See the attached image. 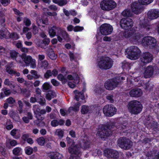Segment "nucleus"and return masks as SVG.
<instances>
[{"label":"nucleus","instance_id":"40","mask_svg":"<svg viewBox=\"0 0 159 159\" xmlns=\"http://www.w3.org/2000/svg\"><path fill=\"white\" fill-rule=\"evenodd\" d=\"M89 111V107L84 105L82 107L81 112L82 114H85L87 113Z\"/></svg>","mask_w":159,"mask_h":159},{"label":"nucleus","instance_id":"51","mask_svg":"<svg viewBox=\"0 0 159 159\" xmlns=\"http://www.w3.org/2000/svg\"><path fill=\"white\" fill-rule=\"evenodd\" d=\"M21 92L23 93L24 96L26 97H29L30 95V92L27 90L26 89L22 90Z\"/></svg>","mask_w":159,"mask_h":159},{"label":"nucleus","instance_id":"13","mask_svg":"<svg viewBox=\"0 0 159 159\" xmlns=\"http://www.w3.org/2000/svg\"><path fill=\"white\" fill-rule=\"evenodd\" d=\"M116 109L113 105H107L104 107L103 111L105 116H111L116 114Z\"/></svg>","mask_w":159,"mask_h":159},{"label":"nucleus","instance_id":"18","mask_svg":"<svg viewBox=\"0 0 159 159\" xmlns=\"http://www.w3.org/2000/svg\"><path fill=\"white\" fill-rule=\"evenodd\" d=\"M140 2H132L131 6L132 12L136 14H139L143 11V7Z\"/></svg>","mask_w":159,"mask_h":159},{"label":"nucleus","instance_id":"60","mask_svg":"<svg viewBox=\"0 0 159 159\" xmlns=\"http://www.w3.org/2000/svg\"><path fill=\"white\" fill-rule=\"evenodd\" d=\"M84 29L83 27L77 26L74 28V30L75 32L80 31Z\"/></svg>","mask_w":159,"mask_h":159},{"label":"nucleus","instance_id":"33","mask_svg":"<svg viewBox=\"0 0 159 159\" xmlns=\"http://www.w3.org/2000/svg\"><path fill=\"white\" fill-rule=\"evenodd\" d=\"M57 96L56 93L53 91L50 90L48 91L46 95V98L48 99L54 98Z\"/></svg>","mask_w":159,"mask_h":159},{"label":"nucleus","instance_id":"32","mask_svg":"<svg viewBox=\"0 0 159 159\" xmlns=\"http://www.w3.org/2000/svg\"><path fill=\"white\" fill-rule=\"evenodd\" d=\"M74 93L76 99H84L85 98L82 93L79 92L77 90L74 91Z\"/></svg>","mask_w":159,"mask_h":159},{"label":"nucleus","instance_id":"50","mask_svg":"<svg viewBox=\"0 0 159 159\" xmlns=\"http://www.w3.org/2000/svg\"><path fill=\"white\" fill-rule=\"evenodd\" d=\"M32 27L33 28L32 32L33 34L35 35L38 34L39 30L38 28L34 24H32Z\"/></svg>","mask_w":159,"mask_h":159},{"label":"nucleus","instance_id":"15","mask_svg":"<svg viewBox=\"0 0 159 159\" xmlns=\"http://www.w3.org/2000/svg\"><path fill=\"white\" fill-rule=\"evenodd\" d=\"M119 84L116 80L113 79L106 81L104 86L106 89L111 90L116 88Z\"/></svg>","mask_w":159,"mask_h":159},{"label":"nucleus","instance_id":"55","mask_svg":"<svg viewBox=\"0 0 159 159\" xmlns=\"http://www.w3.org/2000/svg\"><path fill=\"white\" fill-rule=\"evenodd\" d=\"M24 23L27 26H30L31 24V22L30 20L27 18H24Z\"/></svg>","mask_w":159,"mask_h":159},{"label":"nucleus","instance_id":"61","mask_svg":"<svg viewBox=\"0 0 159 159\" xmlns=\"http://www.w3.org/2000/svg\"><path fill=\"white\" fill-rule=\"evenodd\" d=\"M1 3L4 6H7L10 2V0H0Z\"/></svg>","mask_w":159,"mask_h":159},{"label":"nucleus","instance_id":"22","mask_svg":"<svg viewBox=\"0 0 159 159\" xmlns=\"http://www.w3.org/2000/svg\"><path fill=\"white\" fill-rule=\"evenodd\" d=\"M90 142L89 138L84 137L83 142L80 144V147L84 150L89 149L90 147Z\"/></svg>","mask_w":159,"mask_h":159},{"label":"nucleus","instance_id":"10","mask_svg":"<svg viewBox=\"0 0 159 159\" xmlns=\"http://www.w3.org/2000/svg\"><path fill=\"white\" fill-rule=\"evenodd\" d=\"M154 73L156 74L159 73V69L158 68L155 66H148L145 69L144 73V76L146 78L150 77Z\"/></svg>","mask_w":159,"mask_h":159},{"label":"nucleus","instance_id":"20","mask_svg":"<svg viewBox=\"0 0 159 159\" xmlns=\"http://www.w3.org/2000/svg\"><path fill=\"white\" fill-rule=\"evenodd\" d=\"M58 32L57 36V40L59 42H62L63 39L64 40H69V35L66 31L61 28L59 32Z\"/></svg>","mask_w":159,"mask_h":159},{"label":"nucleus","instance_id":"57","mask_svg":"<svg viewBox=\"0 0 159 159\" xmlns=\"http://www.w3.org/2000/svg\"><path fill=\"white\" fill-rule=\"evenodd\" d=\"M75 77L74 76H72L71 75H69L67 76V78L70 80H72L73 79H75L77 80L78 79L79 77L77 75L75 74Z\"/></svg>","mask_w":159,"mask_h":159},{"label":"nucleus","instance_id":"62","mask_svg":"<svg viewBox=\"0 0 159 159\" xmlns=\"http://www.w3.org/2000/svg\"><path fill=\"white\" fill-rule=\"evenodd\" d=\"M33 151V148L31 147H28L26 150V153L29 155L32 154Z\"/></svg>","mask_w":159,"mask_h":159},{"label":"nucleus","instance_id":"44","mask_svg":"<svg viewBox=\"0 0 159 159\" xmlns=\"http://www.w3.org/2000/svg\"><path fill=\"white\" fill-rule=\"evenodd\" d=\"M104 89L101 87H96L94 89V91L96 94H101L104 92Z\"/></svg>","mask_w":159,"mask_h":159},{"label":"nucleus","instance_id":"8","mask_svg":"<svg viewBox=\"0 0 159 159\" xmlns=\"http://www.w3.org/2000/svg\"><path fill=\"white\" fill-rule=\"evenodd\" d=\"M142 45L143 46L148 47L152 48L156 46L157 41L155 39L151 36H147L144 37L142 41Z\"/></svg>","mask_w":159,"mask_h":159},{"label":"nucleus","instance_id":"21","mask_svg":"<svg viewBox=\"0 0 159 159\" xmlns=\"http://www.w3.org/2000/svg\"><path fill=\"white\" fill-rule=\"evenodd\" d=\"M148 18L151 20L156 19L159 17V10L152 9L148 13Z\"/></svg>","mask_w":159,"mask_h":159},{"label":"nucleus","instance_id":"26","mask_svg":"<svg viewBox=\"0 0 159 159\" xmlns=\"http://www.w3.org/2000/svg\"><path fill=\"white\" fill-rule=\"evenodd\" d=\"M37 24L38 26H41V25L43 24L47 25L48 24V20L47 18H43L42 17H38L36 20Z\"/></svg>","mask_w":159,"mask_h":159},{"label":"nucleus","instance_id":"16","mask_svg":"<svg viewBox=\"0 0 159 159\" xmlns=\"http://www.w3.org/2000/svg\"><path fill=\"white\" fill-rule=\"evenodd\" d=\"M142 37V35L137 31L132 30L127 31V36L126 37L129 38L132 41L133 40L137 41Z\"/></svg>","mask_w":159,"mask_h":159},{"label":"nucleus","instance_id":"56","mask_svg":"<svg viewBox=\"0 0 159 159\" xmlns=\"http://www.w3.org/2000/svg\"><path fill=\"white\" fill-rule=\"evenodd\" d=\"M2 90L3 91L6 96L9 95L11 93L10 90L7 88L4 87L2 89Z\"/></svg>","mask_w":159,"mask_h":159},{"label":"nucleus","instance_id":"49","mask_svg":"<svg viewBox=\"0 0 159 159\" xmlns=\"http://www.w3.org/2000/svg\"><path fill=\"white\" fill-rule=\"evenodd\" d=\"M21 149L19 147H17L14 148L13 150V153L15 155H19L21 152Z\"/></svg>","mask_w":159,"mask_h":159},{"label":"nucleus","instance_id":"5","mask_svg":"<svg viewBox=\"0 0 159 159\" xmlns=\"http://www.w3.org/2000/svg\"><path fill=\"white\" fill-rule=\"evenodd\" d=\"M128 57L131 60H136L139 57L141 51L137 47L133 46L130 47L127 49Z\"/></svg>","mask_w":159,"mask_h":159},{"label":"nucleus","instance_id":"14","mask_svg":"<svg viewBox=\"0 0 159 159\" xmlns=\"http://www.w3.org/2000/svg\"><path fill=\"white\" fill-rule=\"evenodd\" d=\"M133 20L130 18H123L120 21V26L125 30L131 28L133 26Z\"/></svg>","mask_w":159,"mask_h":159},{"label":"nucleus","instance_id":"19","mask_svg":"<svg viewBox=\"0 0 159 159\" xmlns=\"http://www.w3.org/2000/svg\"><path fill=\"white\" fill-rule=\"evenodd\" d=\"M23 61L27 66L30 65V67L34 69L36 67V60L30 56L23 57Z\"/></svg>","mask_w":159,"mask_h":159},{"label":"nucleus","instance_id":"34","mask_svg":"<svg viewBox=\"0 0 159 159\" xmlns=\"http://www.w3.org/2000/svg\"><path fill=\"white\" fill-rule=\"evenodd\" d=\"M9 34V32L7 30H0V38L1 39L8 38V35Z\"/></svg>","mask_w":159,"mask_h":159},{"label":"nucleus","instance_id":"11","mask_svg":"<svg viewBox=\"0 0 159 159\" xmlns=\"http://www.w3.org/2000/svg\"><path fill=\"white\" fill-rule=\"evenodd\" d=\"M104 155L109 159H117L118 158L119 154L116 151L111 149H107L104 150Z\"/></svg>","mask_w":159,"mask_h":159},{"label":"nucleus","instance_id":"35","mask_svg":"<svg viewBox=\"0 0 159 159\" xmlns=\"http://www.w3.org/2000/svg\"><path fill=\"white\" fill-rule=\"evenodd\" d=\"M52 2L60 6H62L66 4L67 3V0H52Z\"/></svg>","mask_w":159,"mask_h":159},{"label":"nucleus","instance_id":"1","mask_svg":"<svg viewBox=\"0 0 159 159\" xmlns=\"http://www.w3.org/2000/svg\"><path fill=\"white\" fill-rule=\"evenodd\" d=\"M127 107L129 112L131 114L137 115L142 111L143 107L142 103L136 100H132L128 103Z\"/></svg>","mask_w":159,"mask_h":159},{"label":"nucleus","instance_id":"25","mask_svg":"<svg viewBox=\"0 0 159 159\" xmlns=\"http://www.w3.org/2000/svg\"><path fill=\"white\" fill-rule=\"evenodd\" d=\"M36 93L34 95V97H31L30 99H43L44 98L41 95V90L39 88H37L35 90Z\"/></svg>","mask_w":159,"mask_h":159},{"label":"nucleus","instance_id":"2","mask_svg":"<svg viewBox=\"0 0 159 159\" xmlns=\"http://www.w3.org/2000/svg\"><path fill=\"white\" fill-rule=\"evenodd\" d=\"M115 127V124L114 123H109L106 125L102 126L99 128L98 133L100 137L102 138L104 137H108L112 135L113 129Z\"/></svg>","mask_w":159,"mask_h":159},{"label":"nucleus","instance_id":"29","mask_svg":"<svg viewBox=\"0 0 159 159\" xmlns=\"http://www.w3.org/2000/svg\"><path fill=\"white\" fill-rule=\"evenodd\" d=\"M64 121L62 119H60L58 120H53L51 122V125L53 127H56L59 125H61L64 124Z\"/></svg>","mask_w":159,"mask_h":159},{"label":"nucleus","instance_id":"4","mask_svg":"<svg viewBox=\"0 0 159 159\" xmlns=\"http://www.w3.org/2000/svg\"><path fill=\"white\" fill-rule=\"evenodd\" d=\"M132 142L126 137H121L117 140V145L121 148L125 150L130 149L133 145Z\"/></svg>","mask_w":159,"mask_h":159},{"label":"nucleus","instance_id":"42","mask_svg":"<svg viewBox=\"0 0 159 159\" xmlns=\"http://www.w3.org/2000/svg\"><path fill=\"white\" fill-rule=\"evenodd\" d=\"M19 53L15 50H11L10 52L11 57L13 59H15L17 57Z\"/></svg>","mask_w":159,"mask_h":159},{"label":"nucleus","instance_id":"48","mask_svg":"<svg viewBox=\"0 0 159 159\" xmlns=\"http://www.w3.org/2000/svg\"><path fill=\"white\" fill-rule=\"evenodd\" d=\"M38 143L40 145H43L45 143L44 139L43 137H41L37 139Z\"/></svg>","mask_w":159,"mask_h":159},{"label":"nucleus","instance_id":"59","mask_svg":"<svg viewBox=\"0 0 159 159\" xmlns=\"http://www.w3.org/2000/svg\"><path fill=\"white\" fill-rule=\"evenodd\" d=\"M30 73L34 75V78L35 79H38L40 77V75H38L37 71L36 70H31Z\"/></svg>","mask_w":159,"mask_h":159},{"label":"nucleus","instance_id":"53","mask_svg":"<svg viewBox=\"0 0 159 159\" xmlns=\"http://www.w3.org/2000/svg\"><path fill=\"white\" fill-rule=\"evenodd\" d=\"M153 0H138L139 2L142 4H148L151 3Z\"/></svg>","mask_w":159,"mask_h":159},{"label":"nucleus","instance_id":"47","mask_svg":"<svg viewBox=\"0 0 159 159\" xmlns=\"http://www.w3.org/2000/svg\"><path fill=\"white\" fill-rule=\"evenodd\" d=\"M0 152L2 154L3 156L6 155V149L5 148V146L2 144H1L0 145Z\"/></svg>","mask_w":159,"mask_h":159},{"label":"nucleus","instance_id":"12","mask_svg":"<svg viewBox=\"0 0 159 159\" xmlns=\"http://www.w3.org/2000/svg\"><path fill=\"white\" fill-rule=\"evenodd\" d=\"M153 59L152 54L149 52L143 53L140 58L141 65L143 66L151 62Z\"/></svg>","mask_w":159,"mask_h":159},{"label":"nucleus","instance_id":"36","mask_svg":"<svg viewBox=\"0 0 159 159\" xmlns=\"http://www.w3.org/2000/svg\"><path fill=\"white\" fill-rule=\"evenodd\" d=\"M140 26L141 28H143L146 31H149L152 28V26L147 23H141L140 24Z\"/></svg>","mask_w":159,"mask_h":159},{"label":"nucleus","instance_id":"45","mask_svg":"<svg viewBox=\"0 0 159 159\" xmlns=\"http://www.w3.org/2000/svg\"><path fill=\"white\" fill-rule=\"evenodd\" d=\"M55 134L58 135L60 138H62L63 136L64 131L62 130L57 129L55 132Z\"/></svg>","mask_w":159,"mask_h":159},{"label":"nucleus","instance_id":"37","mask_svg":"<svg viewBox=\"0 0 159 159\" xmlns=\"http://www.w3.org/2000/svg\"><path fill=\"white\" fill-rule=\"evenodd\" d=\"M121 15L124 17H131L133 15L129 9H126L124 10L122 12Z\"/></svg>","mask_w":159,"mask_h":159},{"label":"nucleus","instance_id":"39","mask_svg":"<svg viewBox=\"0 0 159 159\" xmlns=\"http://www.w3.org/2000/svg\"><path fill=\"white\" fill-rule=\"evenodd\" d=\"M151 127L155 131H159V124L155 121H153L151 123Z\"/></svg>","mask_w":159,"mask_h":159},{"label":"nucleus","instance_id":"64","mask_svg":"<svg viewBox=\"0 0 159 159\" xmlns=\"http://www.w3.org/2000/svg\"><path fill=\"white\" fill-rule=\"evenodd\" d=\"M50 42V39L48 38H45L42 40L43 44H44L45 45H48Z\"/></svg>","mask_w":159,"mask_h":159},{"label":"nucleus","instance_id":"31","mask_svg":"<svg viewBox=\"0 0 159 159\" xmlns=\"http://www.w3.org/2000/svg\"><path fill=\"white\" fill-rule=\"evenodd\" d=\"M5 85L10 87L11 88H14L15 87V84L13 81L10 80L8 79H6L4 82Z\"/></svg>","mask_w":159,"mask_h":159},{"label":"nucleus","instance_id":"41","mask_svg":"<svg viewBox=\"0 0 159 159\" xmlns=\"http://www.w3.org/2000/svg\"><path fill=\"white\" fill-rule=\"evenodd\" d=\"M43 91H46L51 89L52 86L48 83H44L42 86Z\"/></svg>","mask_w":159,"mask_h":159},{"label":"nucleus","instance_id":"6","mask_svg":"<svg viewBox=\"0 0 159 159\" xmlns=\"http://www.w3.org/2000/svg\"><path fill=\"white\" fill-rule=\"evenodd\" d=\"M78 145L71 146L68 148L69 152L71 154L70 159H80L81 152Z\"/></svg>","mask_w":159,"mask_h":159},{"label":"nucleus","instance_id":"54","mask_svg":"<svg viewBox=\"0 0 159 159\" xmlns=\"http://www.w3.org/2000/svg\"><path fill=\"white\" fill-rule=\"evenodd\" d=\"M52 75V72L50 70H48L44 75V77L46 79H48Z\"/></svg>","mask_w":159,"mask_h":159},{"label":"nucleus","instance_id":"23","mask_svg":"<svg viewBox=\"0 0 159 159\" xmlns=\"http://www.w3.org/2000/svg\"><path fill=\"white\" fill-rule=\"evenodd\" d=\"M61 28L55 26H53L49 29L48 33L50 37L52 38L57 36L58 32H59Z\"/></svg>","mask_w":159,"mask_h":159},{"label":"nucleus","instance_id":"24","mask_svg":"<svg viewBox=\"0 0 159 159\" xmlns=\"http://www.w3.org/2000/svg\"><path fill=\"white\" fill-rule=\"evenodd\" d=\"M142 91L140 89H134L129 92V95L132 97H139L142 94Z\"/></svg>","mask_w":159,"mask_h":159},{"label":"nucleus","instance_id":"46","mask_svg":"<svg viewBox=\"0 0 159 159\" xmlns=\"http://www.w3.org/2000/svg\"><path fill=\"white\" fill-rule=\"evenodd\" d=\"M8 37L14 39H17L19 38L18 35L16 33H12L9 34Z\"/></svg>","mask_w":159,"mask_h":159},{"label":"nucleus","instance_id":"52","mask_svg":"<svg viewBox=\"0 0 159 159\" xmlns=\"http://www.w3.org/2000/svg\"><path fill=\"white\" fill-rule=\"evenodd\" d=\"M79 109L78 108V107H76L75 106L74 107H70L68 109L69 112L71 113L72 111H74L75 112H77L79 111Z\"/></svg>","mask_w":159,"mask_h":159},{"label":"nucleus","instance_id":"27","mask_svg":"<svg viewBox=\"0 0 159 159\" xmlns=\"http://www.w3.org/2000/svg\"><path fill=\"white\" fill-rule=\"evenodd\" d=\"M49 157L51 159H60L62 155L57 152H51L48 154Z\"/></svg>","mask_w":159,"mask_h":159},{"label":"nucleus","instance_id":"9","mask_svg":"<svg viewBox=\"0 0 159 159\" xmlns=\"http://www.w3.org/2000/svg\"><path fill=\"white\" fill-rule=\"evenodd\" d=\"M33 110L35 116L38 120H42L44 119V115L46 113V111L45 110L40 109L38 106L36 105L34 106Z\"/></svg>","mask_w":159,"mask_h":159},{"label":"nucleus","instance_id":"28","mask_svg":"<svg viewBox=\"0 0 159 159\" xmlns=\"http://www.w3.org/2000/svg\"><path fill=\"white\" fill-rule=\"evenodd\" d=\"M6 71L9 74L12 75H14L16 76H19L20 75V74L19 72L13 70L9 66H6Z\"/></svg>","mask_w":159,"mask_h":159},{"label":"nucleus","instance_id":"38","mask_svg":"<svg viewBox=\"0 0 159 159\" xmlns=\"http://www.w3.org/2000/svg\"><path fill=\"white\" fill-rule=\"evenodd\" d=\"M40 65L42 69H46L48 68L49 64L48 61L46 60L41 61Z\"/></svg>","mask_w":159,"mask_h":159},{"label":"nucleus","instance_id":"3","mask_svg":"<svg viewBox=\"0 0 159 159\" xmlns=\"http://www.w3.org/2000/svg\"><path fill=\"white\" fill-rule=\"evenodd\" d=\"M113 61L110 57H102L98 62V66L101 70H107L111 68L112 66Z\"/></svg>","mask_w":159,"mask_h":159},{"label":"nucleus","instance_id":"58","mask_svg":"<svg viewBox=\"0 0 159 159\" xmlns=\"http://www.w3.org/2000/svg\"><path fill=\"white\" fill-rule=\"evenodd\" d=\"M36 44L38 47H40L42 48L45 49L42 42H41L40 40H38L36 42Z\"/></svg>","mask_w":159,"mask_h":159},{"label":"nucleus","instance_id":"43","mask_svg":"<svg viewBox=\"0 0 159 159\" xmlns=\"http://www.w3.org/2000/svg\"><path fill=\"white\" fill-rule=\"evenodd\" d=\"M57 78L59 80L61 81L63 84H65L67 81V80L61 74H59L57 76Z\"/></svg>","mask_w":159,"mask_h":159},{"label":"nucleus","instance_id":"30","mask_svg":"<svg viewBox=\"0 0 159 159\" xmlns=\"http://www.w3.org/2000/svg\"><path fill=\"white\" fill-rule=\"evenodd\" d=\"M48 55L49 57L52 60H55L57 57V55L55 54L52 48L48 49Z\"/></svg>","mask_w":159,"mask_h":159},{"label":"nucleus","instance_id":"17","mask_svg":"<svg viewBox=\"0 0 159 159\" xmlns=\"http://www.w3.org/2000/svg\"><path fill=\"white\" fill-rule=\"evenodd\" d=\"M100 32L102 35H107L110 34L112 31L113 28L111 25L107 24L102 25L100 28Z\"/></svg>","mask_w":159,"mask_h":159},{"label":"nucleus","instance_id":"63","mask_svg":"<svg viewBox=\"0 0 159 159\" xmlns=\"http://www.w3.org/2000/svg\"><path fill=\"white\" fill-rule=\"evenodd\" d=\"M23 59V57L21 56H19L17 57L15 59L17 62L20 63H21L22 62Z\"/></svg>","mask_w":159,"mask_h":159},{"label":"nucleus","instance_id":"7","mask_svg":"<svg viewBox=\"0 0 159 159\" xmlns=\"http://www.w3.org/2000/svg\"><path fill=\"white\" fill-rule=\"evenodd\" d=\"M100 5L101 8L106 11L112 10L116 7V4L113 0H103Z\"/></svg>","mask_w":159,"mask_h":159}]
</instances>
